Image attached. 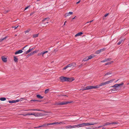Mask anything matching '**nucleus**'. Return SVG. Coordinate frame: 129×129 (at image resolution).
<instances>
[{
	"label": "nucleus",
	"mask_w": 129,
	"mask_h": 129,
	"mask_svg": "<svg viewBox=\"0 0 129 129\" xmlns=\"http://www.w3.org/2000/svg\"><path fill=\"white\" fill-rule=\"evenodd\" d=\"M123 84V83L121 84H116L114 85L113 86H112V87H113V88L111 89V90L109 91V92L110 93H112V91H117L119 89V87L120 86L122 85Z\"/></svg>",
	"instance_id": "nucleus-1"
},
{
	"label": "nucleus",
	"mask_w": 129,
	"mask_h": 129,
	"mask_svg": "<svg viewBox=\"0 0 129 129\" xmlns=\"http://www.w3.org/2000/svg\"><path fill=\"white\" fill-rule=\"evenodd\" d=\"M72 102H64L63 101L60 103H58L56 104L55 105H66L68 103H72Z\"/></svg>",
	"instance_id": "nucleus-2"
},
{
	"label": "nucleus",
	"mask_w": 129,
	"mask_h": 129,
	"mask_svg": "<svg viewBox=\"0 0 129 129\" xmlns=\"http://www.w3.org/2000/svg\"><path fill=\"white\" fill-rule=\"evenodd\" d=\"M96 87H94V86H89L86 87L85 88L82 89L83 90H88L94 88H96Z\"/></svg>",
	"instance_id": "nucleus-3"
},
{
	"label": "nucleus",
	"mask_w": 129,
	"mask_h": 129,
	"mask_svg": "<svg viewBox=\"0 0 129 129\" xmlns=\"http://www.w3.org/2000/svg\"><path fill=\"white\" fill-rule=\"evenodd\" d=\"M59 79L60 80V81L61 82H63L66 81L67 77L61 76L59 77Z\"/></svg>",
	"instance_id": "nucleus-4"
},
{
	"label": "nucleus",
	"mask_w": 129,
	"mask_h": 129,
	"mask_svg": "<svg viewBox=\"0 0 129 129\" xmlns=\"http://www.w3.org/2000/svg\"><path fill=\"white\" fill-rule=\"evenodd\" d=\"M76 63L75 62H73L68 65L69 67H72V68L76 67Z\"/></svg>",
	"instance_id": "nucleus-5"
},
{
	"label": "nucleus",
	"mask_w": 129,
	"mask_h": 129,
	"mask_svg": "<svg viewBox=\"0 0 129 129\" xmlns=\"http://www.w3.org/2000/svg\"><path fill=\"white\" fill-rule=\"evenodd\" d=\"M97 124V123H84V126H89L90 125H93L95 124Z\"/></svg>",
	"instance_id": "nucleus-6"
},
{
	"label": "nucleus",
	"mask_w": 129,
	"mask_h": 129,
	"mask_svg": "<svg viewBox=\"0 0 129 129\" xmlns=\"http://www.w3.org/2000/svg\"><path fill=\"white\" fill-rule=\"evenodd\" d=\"M75 79L73 78L67 77L66 81L67 82H71L74 80Z\"/></svg>",
	"instance_id": "nucleus-7"
},
{
	"label": "nucleus",
	"mask_w": 129,
	"mask_h": 129,
	"mask_svg": "<svg viewBox=\"0 0 129 129\" xmlns=\"http://www.w3.org/2000/svg\"><path fill=\"white\" fill-rule=\"evenodd\" d=\"M105 85V82H102V83H100V84L99 85H96L95 86H94V87H97L96 88H99V87H100V86H102L103 85Z\"/></svg>",
	"instance_id": "nucleus-8"
},
{
	"label": "nucleus",
	"mask_w": 129,
	"mask_h": 129,
	"mask_svg": "<svg viewBox=\"0 0 129 129\" xmlns=\"http://www.w3.org/2000/svg\"><path fill=\"white\" fill-rule=\"evenodd\" d=\"M21 101L20 100H14L10 101H9V102L10 103H12L17 102L20 101Z\"/></svg>",
	"instance_id": "nucleus-9"
},
{
	"label": "nucleus",
	"mask_w": 129,
	"mask_h": 129,
	"mask_svg": "<svg viewBox=\"0 0 129 129\" xmlns=\"http://www.w3.org/2000/svg\"><path fill=\"white\" fill-rule=\"evenodd\" d=\"M75 127H84V123L75 125Z\"/></svg>",
	"instance_id": "nucleus-10"
},
{
	"label": "nucleus",
	"mask_w": 129,
	"mask_h": 129,
	"mask_svg": "<svg viewBox=\"0 0 129 129\" xmlns=\"http://www.w3.org/2000/svg\"><path fill=\"white\" fill-rule=\"evenodd\" d=\"M75 128V125L72 126L71 125H68L65 127V128L66 129L72 128Z\"/></svg>",
	"instance_id": "nucleus-11"
},
{
	"label": "nucleus",
	"mask_w": 129,
	"mask_h": 129,
	"mask_svg": "<svg viewBox=\"0 0 129 129\" xmlns=\"http://www.w3.org/2000/svg\"><path fill=\"white\" fill-rule=\"evenodd\" d=\"M49 125V123H45L43 125L40 126V127H44L46 128Z\"/></svg>",
	"instance_id": "nucleus-12"
},
{
	"label": "nucleus",
	"mask_w": 129,
	"mask_h": 129,
	"mask_svg": "<svg viewBox=\"0 0 129 129\" xmlns=\"http://www.w3.org/2000/svg\"><path fill=\"white\" fill-rule=\"evenodd\" d=\"M73 14V12H69V13H66L65 14V17L67 16H69Z\"/></svg>",
	"instance_id": "nucleus-13"
},
{
	"label": "nucleus",
	"mask_w": 129,
	"mask_h": 129,
	"mask_svg": "<svg viewBox=\"0 0 129 129\" xmlns=\"http://www.w3.org/2000/svg\"><path fill=\"white\" fill-rule=\"evenodd\" d=\"M105 50V48H103L100 50H98L95 52V53L96 54H99L101 53L102 51L104 50Z\"/></svg>",
	"instance_id": "nucleus-14"
},
{
	"label": "nucleus",
	"mask_w": 129,
	"mask_h": 129,
	"mask_svg": "<svg viewBox=\"0 0 129 129\" xmlns=\"http://www.w3.org/2000/svg\"><path fill=\"white\" fill-rule=\"evenodd\" d=\"M2 60L4 62H6L7 61V58L5 57L4 56H2Z\"/></svg>",
	"instance_id": "nucleus-15"
},
{
	"label": "nucleus",
	"mask_w": 129,
	"mask_h": 129,
	"mask_svg": "<svg viewBox=\"0 0 129 129\" xmlns=\"http://www.w3.org/2000/svg\"><path fill=\"white\" fill-rule=\"evenodd\" d=\"M23 52V51L21 50H19L16 51L15 53V54H18L20 53Z\"/></svg>",
	"instance_id": "nucleus-16"
},
{
	"label": "nucleus",
	"mask_w": 129,
	"mask_h": 129,
	"mask_svg": "<svg viewBox=\"0 0 129 129\" xmlns=\"http://www.w3.org/2000/svg\"><path fill=\"white\" fill-rule=\"evenodd\" d=\"M111 58H106L105 59L101 61L102 62H105L107 61H109L111 60Z\"/></svg>",
	"instance_id": "nucleus-17"
},
{
	"label": "nucleus",
	"mask_w": 129,
	"mask_h": 129,
	"mask_svg": "<svg viewBox=\"0 0 129 129\" xmlns=\"http://www.w3.org/2000/svg\"><path fill=\"white\" fill-rule=\"evenodd\" d=\"M111 124V123L107 122L105 123L103 125V126H105L106 125H109Z\"/></svg>",
	"instance_id": "nucleus-18"
},
{
	"label": "nucleus",
	"mask_w": 129,
	"mask_h": 129,
	"mask_svg": "<svg viewBox=\"0 0 129 129\" xmlns=\"http://www.w3.org/2000/svg\"><path fill=\"white\" fill-rule=\"evenodd\" d=\"M83 34V33L82 32H79V33H78L77 34H76L75 35V37H77V36H80L82 34Z\"/></svg>",
	"instance_id": "nucleus-19"
},
{
	"label": "nucleus",
	"mask_w": 129,
	"mask_h": 129,
	"mask_svg": "<svg viewBox=\"0 0 129 129\" xmlns=\"http://www.w3.org/2000/svg\"><path fill=\"white\" fill-rule=\"evenodd\" d=\"M48 51H43V52H42V56L43 57H44V54L46 53H47L48 52Z\"/></svg>",
	"instance_id": "nucleus-20"
},
{
	"label": "nucleus",
	"mask_w": 129,
	"mask_h": 129,
	"mask_svg": "<svg viewBox=\"0 0 129 129\" xmlns=\"http://www.w3.org/2000/svg\"><path fill=\"white\" fill-rule=\"evenodd\" d=\"M114 80V79H113L112 80H110L107 81V82L108 84L112 83Z\"/></svg>",
	"instance_id": "nucleus-21"
},
{
	"label": "nucleus",
	"mask_w": 129,
	"mask_h": 129,
	"mask_svg": "<svg viewBox=\"0 0 129 129\" xmlns=\"http://www.w3.org/2000/svg\"><path fill=\"white\" fill-rule=\"evenodd\" d=\"M14 61L16 62H17L18 60V58H17L16 56H14Z\"/></svg>",
	"instance_id": "nucleus-22"
},
{
	"label": "nucleus",
	"mask_w": 129,
	"mask_h": 129,
	"mask_svg": "<svg viewBox=\"0 0 129 129\" xmlns=\"http://www.w3.org/2000/svg\"><path fill=\"white\" fill-rule=\"evenodd\" d=\"M32 50V49H31V48H30L28 50L25 52L26 54H27L29 52H30Z\"/></svg>",
	"instance_id": "nucleus-23"
},
{
	"label": "nucleus",
	"mask_w": 129,
	"mask_h": 129,
	"mask_svg": "<svg viewBox=\"0 0 129 129\" xmlns=\"http://www.w3.org/2000/svg\"><path fill=\"white\" fill-rule=\"evenodd\" d=\"M32 50V49H31V48H30L28 50L25 52L26 54H27L29 52H30Z\"/></svg>",
	"instance_id": "nucleus-24"
},
{
	"label": "nucleus",
	"mask_w": 129,
	"mask_h": 129,
	"mask_svg": "<svg viewBox=\"0 0 129 129\" xmlns=\"http://www.w3.org/2000/svg\"><path fill=\"white\" fill-rule=\"evenodd\" d=\"M37 97L38 98L40 99H43V97L42 96H41L39 94L37 95Z\"/></svg>",
	"instance_id": "nucleus-25"
},
{
	"label": "nucleus",
	"mask_w": 129,
	"mask_h": 129,
	"mask_svg": "<svg viewBox=\"0 0 129 129\" xmlns=\"http://www.w3.org/2000/svg\"><path fill=\"white\" fill-rule=\"evenodd\" d=\"M7 38V36H6L4 38H1L0 39V42H2L4 40H5Z\"/></svg>",
	"instance_id": "nucleus-26"
},
{
	"label": "nucleus",
	"mask_w": 129,
	"mask_h": 129,
	"mask_svg": "<svg viewBox=\"0 0 129 129\" xmlns=\"http://www.w3.org/2000/svg\"><path fill=\"white\" fill-rule=\"evenodd\" d=\"M30 101L31 102H40V101L39 100H30Z\"/></svg>",
	"instance_id": "nucleus-27"
},
{
	"label": "nucleus",
	"mask_w": 129,
	"mask_h": 129,
	"mask_svg": "<svg viewBox=\"0 0 129 129\" xmlns=\"http://www.w3.org/2000/svg\"><path fill=\"white\" fill-rule=\"evenodd\" d=\"M112 74V73L109 72H108L106 73L105 74V75L104 76H106V75H111V74Z\"/></svg>",
	"instance_id": "nucleus-28"
},
{
	"label": "nucleus",
	"mask_w": 129,
	"mask_h": 129,
	"mask_svg": "<svg viewBox=\"0 0 129 129\" xmlns=\"http://www.w3.org/2000/svg\"><path fill=\"white\" fill-rule=\"evenodd\" d=\"M94 56H93L91 55L87 57L88 59L89 60L92 59L93 57Z\"/></svg>",
	"instance_id": "nucleus-29"
},
{
	"label": "nucleus",
	"mask_w": 129,
	"mask_h": 129,
	"mask_svg": "<svg viewBox=\"0 0 129 129\" xmlns=\"http://www.w3.org/2000/svg\"><path fill=\"white\" fill-rule=\"evenodd\" d=\"M58 122H54L53 123H49V125H54V124H58Z\"/></svg>",
	"instance_id": "nucleus-30"
},
{
	"label": "nucleus",
	"mask_w": 129,
	"mask_h": 129,
	"mask_svg": "<svg viewBox=\"0 0 129 129\" xmlns=\"http://www.w3.org/2000/svg\"><path fill=\"white\" fill-rule=\"evenodd\" d=\"M38 35H39V34L34 35H33V38H35L37 37L38 36Z\"/></svg>",
	"instance_id": "nucleus-31"
},
{
	"label": "nucleus",
	"mask_w": 129,
	"mask_h": 129,
	"mask_svg": "<svg viewBox=\"0 0 129 129\" xmlns=\"http://www.w3.org/2000/svg\"><path fill=\"white\" fill-rule=\"evenodd\" d=\"M6 100V98H0V100L2 101H4Z\"/></svg>",
	"instance_id": "nucleus-32"
},
{
	"label": "nucleus",
	"mask_w": 129,
	"mask_h": 129,
	"mask_svg": "<svg viewBox=\"0 0 129 129\" xmlns=\"http://www.w3.org/2000/svg\"><path fill=\"white\" fill-rule=\"evenodd\" d=\"M49 90V89H47L45 90V94L47 93Z\"/></svg>",
	"instance_id": "nucleus-33"
},
{
	"label": "nucleus",
	"mask_w": 129,
	"mask_h": 129,
	"mask_svg": "<svg viewBox=\"0 0 129 129\" xmlns=\"http://www.w3.org/2000/svg\"><path fill=\"white\" fill-rule=\"evenodd\" d=\"M123 41V40H121L120 41H119L117 43V44L118 45H120L122 43V41Z\"/></svg>",
	"instance_id": "nucleus-34"
},
{
	"label": "nucleus",
	"mask_w": 129,
	"mask_h": 129,
	"mask_svg": "<svg viewBox=\"0 0 129 129\" xmlns=\"http://www.w3.org/2000/svg\"><path fill=\"white\" fill-rule=\"evenodd\" d=\"M87 59H88V58H87V57H86V58H84L83 59V61H87L88 60H87Z\"/></svg>",
	"instance_id": "nucleus-35"
},
{
	"label": "nucleus",
	"mask_w": 129,
	"mask_h": 129,
	"mask_svg": "<svg viewBox=\"0 0 129 129\" xmlns=\"http://www.w3.org/2000/svg\"><path fill=\"white\" fill-rule=\"evenodd\" d=\"M49 18H47L44 19L43 20H42L43 22L44 21L46 20H47L48 21L49 19Z\"/></svg>",
	"instance_id": "nucleus-36"
},
{
	"label": "nucleus",
	"mask_w": 129,
	"mask_h": 129,
	"mask_svg": "<svg viewBox=\"0 0 129 129\" xmlns=\"http://www.w3.org/2000/svg\"><path fill=\"white\" fill-rule=\"evenodd\" d=\"M42 115V114L40 113H37L36 115L38 116H41Z\"/></svg>",
	"instance_id": "nucleus-37"
},
{
	"label": "nucleus",
	"mask_w": 129,
	"mask_h": 129,
	"mask_svg": "<svg viewBox=\"0 0 129 129\" xmlns=\"http://www.w3.org/2000/svg\"><path fill=\"white\" fill-rule=\"evenodd\" d=\"M118 122H112L111 123V124H117L118 123Z\"/></svg>",
	"instance_id": "nucleus-38"
},
{
	"label": "nucleus",
	"mask_w": 129,
	"mask_h": 129,
	"mask_svg": "<svg viewBox=\"0 0 129 129\" xmlns=\"http://www.w3.org/2000/svg\"><path fill=\"white\" fill-rule=\"evenodd\" d=\"M68 65L67 66L64 67L63 69V70H66L67 68H68Z\"/></svg>",
	"instance_id": "nucleus-39"
},
{
	"label": "nucleus",
	"mask_w": 129,
	"mask_h": 129,
	"mask_svg": "<svg viewBox=\"0 0 129 129\" xmlns=\"http://www.w3.org/2000/svg\"><path fill=\"white\" fill-rule=\"evenodd\" d=\"M32 115L31 113H28L26 115Z\"/></svg>",
	"instance_id": "nucleus-40"
},
{
	"label": "nucleus",
	"mask_w": 129,
	"mask_h": 129,
	"mask_svg": "<svg viewBox=\"0 0 129 129\" xmlns=\"http://www.w3.org/2000/svg\"><path fill=\"white\" fill-rule=\"evenodd\" d=\"M9 10H6V11H5L4 12V13L6 14V13H7L8 12H9Z\"/></svg>",
	"instance_id": "nucleus-41"
},
{
	"label": "nucleus",
	"mask_w": 129,
	"mask_h": 129,
	"mask_svg": "<svg viewBox=\"0 0 129 129\" xmlns=\"http://www.w3.org/2000/svg\"><path fill=\"white\" fill-rule=\"evenodd\" d=\"M111 63V62H107V63H106L105 64V65H108V64H110Z\"/></svg>",
	"instance_id": "nucleus-42"
},
{
	"label": "nucleus",
	"mask_w": 129,
	"mask_h": 129,
	"mask_svg": "<svg viewBox=\"0 0 129 129\" xmlns=\"http://www.w3.org/2000/svg\"><path fill=\"white\" fill-rule=\"evenodd\" d=\"M30 30H27L25 31L24 32L25 34H26V33L29 32Z\"/></svg>",
	"instance_id": "nucleus-43"
},
{
	"label": "nucleus",
	"mask_w": 129,
	"mask_h": 129,
	"mask_svg": "<svg viewBox=\"0 0 129 129\" xmlns=\"http://www.w3.org/2000/svg\"><path fill=\"white\" fill-rule=\"evenodd\" d=\"M42 52H41L40 53H38V56H40L41 55H42Z\"/></svg>",
	"instance_id": "nucleus-44"
},
{
	"label": "nucleus",
	"mask_w": 129,
	"mask_h": 129,
	"mask_svg": "<svg viewBox=\"0 0 129 129\" xmlns=\"http://www.w3.org/2000/svg\"><path fill=\"white\" fill-rule=\"evenodd\" d=\"M103 126H103V125H102V126H99L98 127H96V128H100L101 127H103Z\"/></svg>",
	"instance_id": "nucleus-45"
},
{
	"label": "nucleus",
	"mask_w": 129,
	"mask_h": 129,
	"mask_svg": "<svg viewBox=\"0 0 129 129\" xmlns=\"http://www.w3.org/2000/svg\"><path fill=\"white\" fill-rule=\"evenodd\" d=\"M34 54V52H31L30 54L29 55H33Z\"/></svg>",
	"instance_id": "nucleus-46"
},
{
	"label": "nucleus",
	"mask_w": 129,
	"mask_h": 129,
	"mask_svg": "<svg viewBox=\"0 0 129 129\" xmlns=\"http://www.w3.org/2000/svg\"><path fill=\"white\" fill-rule=\"evenodd\" d=\"M109 14L108 13H107L106 14H105L104 16V17H106L107 16H108V15Z\"/></svg>",
	"instance_id": "nucleus-47"
},
{
	"label": "nucleus",
	"mask_w": 129,
	"mask_h": 129,
	"mask_svg": "<svg viewBox=\"0 0 129 129\" xmlns=\"http://www.w3.org/2000/svg\"><path fill=\"white\" fill-rule=\"evenodd\" d=\"M93 21V20L90 21H88L86 22V23H91V22H92Z\"/></svg>",
	"instance_id": "nucleus-48"
},
{
	"label": "nucleus",
	"mask_w": 129,
	"mask_h": 129,
	"mask_svg": "<svg viewBox=\"0 0 129 129\" xmlns=\"http://www.w3.org/2000/svg\"><path fill=\"white\" fill-rule=\"evenodd\" d=\"M32 115H33L34 116H36V115L35 114V113H31Z\"/></svg>",
	"instance_id": "nucleus-49"
},
{
	"label": "nucleus",
	"mask_w": 129,
	"mask_h": 129,
	"mask_svg": "<svg viewBox=\"0 0 129 129\" xmlns=\"http://www.w3.org/2000/svg\"><path fill=\"white\" fill-rule=\"evenodd\" d=\"M31 110V111H37V109H31L30 110Z\"/></svg>",
	"instance_id": "nucleus-50"
},
{
	"label": "nucleus",
	"mask_w": 129,
	"mask_h": 129,
	"mask_svg": "<svg viewBox=\"0 0 129 129\" xmlns=\"http://www.w3.org/2000/svg\"><path fill=\"white\" fill-rule=\"evenodd\" d=\"M80 1H81V0H79L76 3V4H78V3H79L80 2Z\"/></svg>",
	"instance_id": "nucleus-51"
},
{
	"label": "nucleus",
	"mask_w": 129,
	"mask_h": 129,
	"mask_svg": "<svg viewBox=\"0 0 129 129\" xmlns=\"http://www.w3.org/2000/svg\"><path fill=\"white\" fill-rule=\"evenodd\" d=\"M18 27V26H15V27H12L13 28H14V29H15L16 28H17Z\"/></svg>",
	"instance_id": "nucleus-52"
},
{
	"label": "nucleus",
	"mask_w": 129,
	"mask_h": 129,
	"mask_svg": "<svg viewBox=\"0 0 129 129\" xmlns=\"http://www.w3.org/2000/svg\"><path fill=\"white\" fill-rule=\"evenodd\" d=\"M40 126H39L37 127H34V128H40Z\"/></svg>",
	"instance_id": "nucleus-53"
},
{
	"label": "nucleus",
	"mask_w": 129,
	"mask_h": 129,
	"mask_svg": "<svg viewBox=\"0 0 129 129\" xmlns=\"http://www.w3.org/2000/svg\"><path fill=\"white\" fill-rule=\"evenodd\" d=\"M82 64H81V65H79V67H80H80H82Z\"/></svg>",
	"instance_id": "nucleus-54"
},
{
	"label": "nucleus",
	"mask_w": 129,
	"mask_h": 129,
	"mask_svg": "<svg viewBox=\"0 0 129 129\" xmlns=\"http://www.w3.org/2000/svg\"><path fill=\"white\" fill-rule=\"evenodd\" d=\"M33 52H34V54L35 53H36L37 52V51H36V50H35V51H34Z\"/></svg>",
	"instance_id": "nucleus-55"
},
{
	"label": "nucleus",
	"mask_w": 129,
	"mask_h": 129,
	"mask_svg": "<svg viewBox=\"0 0 129 129\" xmlns=\"http://www.w3.org/2000/svg\"><path fill=\"white\" fill-rule=\"evenodd\" d=\"M37 111H44L43 110H39V109H37Z\"/></svg>",
	"instance_id": "nucleus-56"
},
{
	"label": "nucleus",
	"mask_w": 129,
	"mask_h": 129,
	"mask_svg": "<svg viewBox=\"0 0 129 129\" xmlns=\"http://www.w3.org/2000/svg\"><path fill=\"white\" fill-rule=\"evenodd\" d=\"M104 82H105V85L108 84L107 83V81Z\"/></svg>",
	"instance_id": "nucleus-57"
},
{
	"label": "nucleus",
	"mask_w": 129,
	"mask_h": 129,
	"mask_svg": "<svg viewBox=\"0 0 129 129\" xmlns=\"http://www.w3.org/2000/svg\"><path fill=\"white\" fill-rule=\"evenodd\" d=\"M30 6H27V7H26L25 8H28L29 7H30Z\"/></svg>",
	"instance_id": "nucleus-58"
},
{
	"label": "nucleus",
	"mask_w": 129,
	"mask_h": 129,
	"mask_svg": "<svg viewBox=\"0 0 129 129\" xmlns=\"http://www.w3.org/2000/svg\"><path fill=\"white\" fill-rule=\"evenodd\" d=\"M67 21H65V22H64V24H63V25H65V24L66 23Z\"/></svg>",
	"instance_id": "nucleus-59"
},
{
	"label": "nucleus",
	"mask_w": 129,
	"mask_h": 129,
	"mask_svg": "<svg viewBox=\"0 0 129 129\" xmlns=\"http://www.w3.org/2000/svg\"><path fill=\"white\" fill-rule=\"evenodd\" d=\"M34 14L33 13H31L30 14V15L31 16L32 15H33V14Z\"/></svg>",
	"instance_id": "nucleus-60"
},
{
	"label": "nucleus",
	"mask_w": 129,
	"mask_h": 129,
	"mask_svg": "<svg viewBox=\"0 0 129 129\" xmlns=\"http://www.w3.org/2000/svg\"><path fill=\"white\" fill-rule=\"evenodd\" d=\"M27 46V45H26V46H25L22 49L23 50L24 48H25V47H26Z\"/></svg>",
	"instance_id": "nucleus-61"
},
{
	"label": "nucleus",
	"mask_w": 129,
	"mask_h": 129,
	"mask_svg": "<svg viewBox=\"0 0 129 129\" xmlns=\"http://www.w3.org/2000/svg\"><path fill=\"white\" fill-rule=\"evenodd\" d=\"M62 123L61 122H58V124H60Z\"/></svg>",
	"instance_id": "nucleus-62"
},
{
	"label": "nucleus",
	"mask_w": 129,
	"mask_h": 129,
	"mask_svg": "<svg viewBox=\"0 0 129 129\" xmlns=\"http://www.w3.org/2000/svg\"><path fill=\"white\" fill-rule=\"evenodd\" d=\"M35 47H33V48H31V49H32V50L33 49H35Z\"/></svg>",
	"instance_id": "nucleus-63"
},
{
	"label": "nucleus",
	"mask_w": 129,
	"mask_h": 129,
	"mask_svg": "<svg viewBox=\"0 0 129 129\" xmlns=\"http://www.w3.org/2000/svg\"><path fill=\"white\" fill-rule=\"evenodd\" d=\"M76 17V16H75L73 18H72V19H74Z\"/></svg>",
	"instance_id": "nucleus-64"
}]
</instances>
